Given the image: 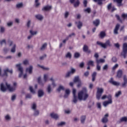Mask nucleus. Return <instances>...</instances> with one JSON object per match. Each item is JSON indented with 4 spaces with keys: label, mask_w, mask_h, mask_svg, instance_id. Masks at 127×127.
Masks as SVG:
<instances>
[{
    "label": "nucleus",
    "mask_w": 127,
    "mask_h": 127,
    "mask_svg": "<svg viewBox=\"0 0 127 127\" xmlns=\"http://www.w3.org/2000/svg\"><path fill=\"white\" fill-rule=\"evenodd\" d=\"M106 35V34L104 32H101L100 34V36L101 38L104 37V36Z\"/></svg>",
    "instance_id": "52"
},
{
    "label": "nucleus",
    "mask_w": 127,
    "mask_h": 127,
    "mask_svg": "<svg viewBox=\"0 0 127 127\" xmlns=\"http://www.w3.org/2000/svg\"><path fill=\"white\" fill-rule=\"evenodd\" d=\"M112 61H113V62H114V63H116V62H117V61H118V60L117 59V58L115 57H113L112 59Z\"/></svg>",
    "instance_id": "53"
},
{
    "label": "nucleus",
    "mask_w": 127,
    "mask_h": 127,
    "mask_svg": "<svg viewBox=\"0 0 127 127\" xmlns=\"http://www.w3.org/2000/svg\"><path fill=\"white\" fill-rule=\"evenodd\" d=\"M109 82L114 86H120V82L114 81L113 78H111V79L109 80Z\"/></svg>",
    "instance_id": "12"
},
{
    "label": "nucleus",
    "mask_w": 127,
    "mask_h": 127,
    "mask_svg": "<svg viewBox=\"0 0 127 127\" xmlns=\"http://www.w3.org/2000/svg\"><path fill=\"white\" fill-rule=\"evenodd\" d=\"M22 6H23V4H22V3H19L16 4V7H17V8H20L21 7H22Z\"/></svg>",
    "instance_id": "41"
},
{
    "label": "nucleus",
    "mask_w": 127,
    "mask_h": 127,
    "mask_svg": "<svg viewBox=\"0 0 127 127\" xmlns=\"http://www.w3.org/2000/svg\"><path fill=\"white\" fill-rule=\"evenodd\" d=\"M85 120H86V116H82L81 118V122L82 124H84V123H85Z\"/></svg>",
    "instance_id": "40"
},
{
    "label": "nucleus",
    "mask_w": 127,
    "mask_h": 127,
    "mask_svg": "<svg viewBox=\"0 0 127 127\" xmlns=\"http://www.w3.org/2000/svg\"><path fill=\"white\" fill-rule=\"evenodd\" d=\"M118 67H119V64H117L112 67V69L116 70V69Z\"/></svg>",
    "instance_id": "56"
},
{
    "label": "nucleus",
    "mask_w": 127,
    "mask_h": 127,
    "mask_svg": "<svg viewBox=\"0 0 127 127\" xmlns=\"http://www.w3.org/2000/svg\"><path fill=\"white\" fill-rule=\"evenodd\" d=\"M96 76H97V72H93L92 75L93 82H94V81L96 80Z\"/></svg>",
    "instance_id": "34"
},
{
    "label": "nucleus",
    "mask_w": 127,
    "mask_h": 127,
    "mask_svg": "<svg viewBox=\"0 0 127 127\" xmlns=\"http://www.w3.org/2000/svg\"><path fill=\"white\" fill-rule=\"evenodd\" d=\"M84 11H85V12H88V13H90V12H91V8L88 7L84 9Z\"/></svg>",
    "instance_id": "48"
},
{
    "label": "nucleus",
    "mask_w": 127,
    "mask_h": 127,
    "mask_svg": "<svg viewBox=\"0 0 127 127\" xmlns=\"http://www.w3.org/2000/svg\"><path fill=\"white\" fill-rule=\"evenodd\" d=\"M5 30V29L4 28V27H1L0 30L1 33H3V32H4Z\"/></svg>",
    "instance_id": "55"
},
{
    "label": "nucleus",
    "mask_w": 127,
    "mask_h": 127,
    "mask_svg": "<svg viewBox=\"0 0 127 127\" xmlns=\"http://www.w3.org/2000/svg\"><path fill=\"white\" fill-rule=\"evenodd\" d=\"M122 56H123L124 58H127V43H125L123 44V52L121 53Z\"/></svg>",
    "instance_id": "5"
},
{
    "label": "nucleus",
    "mask_w": 127,
    "mask_h": 127,
    "mask_svg": "<svg viewBox=\"0 0 127 127\" xmlns=\"http://www.w3.org/2000/svg\"><path fill=\"white\" fill-rule=\"evenodd\" d=\"M16 67L18 68V71L20 72L19 74V77L20 78L22 76V75H23V68L21 67V64H16Z\"/></svg>",
    "instance_id": "8"
},
{
    "label": "nucleus",
    "mask_w": 127,
    "mask_h": 127,
    "mask_svg": "<svg viewBox=\"0 0 127 127\" xmlns=\"http://www.w3.org/2000/svg\"><path fill=\"white\" fill-rule=\"evenodd\" d=\"M8 44L9 46H12L11 49V52L12 53H14L15 52V48H16V45L13 43V42L12 41L9 40L8 41Z\"/></svg>",
    "instance_id": "6"
},
{
    "label": "nucleus",
    "mask_w": 127,
    "mask_h": 127,
    "mask_svg": "<svg viewBox=\"0 0 127 127\" xmlns=\"http://www.w3.org/2000/svg\"><path fill=\"white\" fill-rule=\"evenodd\" d=\"M13 23V22H12V21H10L7 23V25H8V26H11V25H12Z\"/></svg>",
    "instance_id": "60"
},
{
    "label": "nucleus",
    "mask_w": 127,
    "mask_h": 127,
    "mask_svg": "<svg viewBox=\"0 0 127 127\" xmlns=\"http://www.w3.org/2000/svg\"><path fill=\"white\" fill-rule=\"evenodd\" d=\"M76 24H77V27L79 29H80L82 26H83V24L82 23V22L78 21L75 22Z\"/></svg>",
    "instance_id": "25"
},
{
    "label": "nucleus",
    "mask_w": 127,
    "mask_h": 127,
    "mask_svg": "<svg viewBox=\"0 0 127 127\" xmlns=\"http://www.w3.org/2000/svg\"><path fill=\"white\" fill-rule=\"evenodd\" d=\"M62 90L63 91H64V90H65V88H64V86L62 85H60L57 90L58 91V92H60V91H62Z\"/></svg>",
    "instance_id": "35"
},
{
    "label": "nucleus",
    "mask_w": 127,
    "mask_h": 127,
    "mask_svg": "<svg viewBox=\"0 0 127 127\" xmlns=\"http://www.w3.org/2000/svg\"><path fill=\"white\" fill-rule=\"evenodd\" d=\"M75 71H76V70H75V69L71 68V71L69 72H68L66 73V74L65 75L66 78H68V77H70L71 76V75H73V74L75 73Z\"/></svg>",
    "instance_id": "11"
},
{
    "label": "nucleus",
    "mask_w": 127,
    "mask_h": 127,
    "mask_svg": "<svg viewBox=\"0 0 127 127\" xmlns=\"http://www.w3.org/2000/svg\"><path fill=\"white\" fill-rule=\"evenodd\" d=\"M108 67L109 66L108 65V64H106L103 67V70H107V69H108Z\"/></svg>",
    "instance_id": "63"
},
{
    "label": "nucleus",
    "mask_w": 127,
    "mask_h": 127,
    "mask_svg": "<svg viewBox=\"0 0 127 127\" xmlns=\"http://www.w3.org/2000/svg\"><path fill=\"white\" fill-rule=\"evenodd\" d=\"M108 101H105L103 103L104 107H107L109 105H112L113 104V98H112V95L109 94L107 97Z\"/></svg>",
    "instance_id": "3"
},
{
    "label": "nucleus",
    "mask_w": 127,
    "mask_h": 127,
    "mask_svg": "<svg viewBox=\"0 0 127 127\" xmlns=\"http://www.w3.org/2000/svg\"><path fill=\"white\" fill-rule=\"evenodd\" d=\"M33 69V67L32 65H30L29 67H27L26 69V73H29V74H32V70Z\"/></svg>",
    "instance_id": "14"
},
{
    "label": "nucleus",
    "mask_w": 127,
    "mask_h": 127,
    "mask_svg": "<svg viewBox=\"0 0 127 127\" xmlns=\"http://www.w3.org/2000/svg\"><path fill=\"white\" fill-rule=\"evenodd\" d=\"M87 0H84L83 1V4H84L85 7H86L87 6Z\"/></svg>",
    "instance_id": "62"
},
{
    "label": "nucleus",
    "mask_w": 127,
    "mask_h": 127,
    "mask_svg": "<svg viewBox=\"0 0 127 127\" xmlns=\"http://www.w3.org/2000/svg\"><path fill=\"white\" fill-rule=\"evenodd\" d=\"M38 66L39 67H40L41 68H42V69H43L44 70H49V68L46 67H45L44 66H41L39 64H38Z\"/></svg>",
    "instance_id": "43"
},
{
    "label": "nucleus",
    "mask_w": 127,
    "mask_h": 127,
    "mask_svg": "<svg viewBox=\"0 0 127 127\" xmlns=\"http://www.w3.org/2000/svg\"><path fill=\"white\" fill-rule=\"evenodd\" d=\"M47 47V43H44L42 45V47L41 48V50H44Z\"/></svg>",
    "instance_id": "38"
},
{
    "label": "nucleus",
    "mask_w": 127,
    "mask_h": 127,
    "mask_svg": "<svg viewBox=\"0 0 127 127\" xmlns=\"http://www.w3.org/2000/svg\"><path fill=\"white\" fill-rule=\"evenodd\" d=\"M29 90H30L31 93H32V94H35V91L33 90L32 86L29 87Z\"/></svg>",
    "instance_id": "45"
},
{
    "label": "nucleus",
    "mask_w": 127,
    "mask_h": 127,
    "mask_svg": "<svg viewBox=\"0 0 127 127\" xmlns=\"http://www.w3.org/2000/svg\"><path fill=\"white\" fill-rule=\"evenodd\" d=\"M97 44L98 45H100L102 48L106 49L107 48V46H111L110 40H107L105 43H103L101 42L97 41Z\"/></svg>",
    "instance_id": "4"
},
{
    "label": "nucleus",
    "mask_w": 127,
    "mask_h": 127,
    "mask_svg": "<svg viewBox=\"0 0 127 127\" xmlns=\"http://www.w3.org/2000/svg\"><path fill=\"white\" fill-rule=\"evenodd\" d=\"M113 8V6H112V3H109L107 6V8L108 10H111L112 8Z\"/></svg>",
    "instance_id": "44"
},
{
    "label": "nucleus",
    "mask_w": 127,
    "mask_h": 127,
    "mask_svg": "<svg viewBox=\"0 0 127 127\" xmlns=\"http://www.w3.org/2000/svg\"><path fill=\"white\" fill-rule=\"evenodd\" d=\"M93 24L95 25V26H98L100 24V20L96 19L93 21Z\"/></svg>",
    "instance_id": "28"
},
{
    "label": "nucleus",
    "mask_w": 127,
    "mask_h": 127,
    "mask_svg": "<svg viewBox=\"0 0 127 127\" xmlns=\"http://www.w3.org/2000/svg\"><path fill=\"white\" fill-rule=\"evenodd\" d=\"M89 95L87 93V88L85 87L78 93V99L79 101H86Z\"/></svg>",
    "instance_id": "1"
},
{
    "label": "nucleus",
    "mask_w": 127,
    "mask_h": 127,
    "mask_svg": "<svg viewBox=\"0 0 127 127\" xmlns=\"http://www.w3.org/2000/svg\"><path fill=\"white\" fill-rule=\"evenodd\" d=\"M65 122H61L60 123H58V126L59 127H62L63 126H65Z\"/></svg>",
    "instance_id": "49"
},
{
    "label": "nucleus",
    "mask_w": 127,
    "mask_h": 127,
    "mask_svg": "<svg viewBox=\"0 0 127 127\" xmlns=\"http://www.w3.org/2000/svg\"><path fill=\"white\" fill-rule=\"evenodd\" d=\"M79 4H80V1L79 0H77V1L74 3V6L75 7H77L79 6Z\"/></svg>",
    "instance_id": "39"
},
{
    "label": "nucleus",
    "mask_w": 127,
    "mask_h": 127,
    "mask_svg": "<svg viewBox=\"0 0 127 127\" xmlns=\"http://www.w3.org/2000/svg\"><path fill=\"white\" fill-rule=\"evenodd\" d=\"M121 122H127V118L125 117H123L120 119Z\"/></svg>",
    "instance_id": "46"
},
{
    "label": "nucleus",
    "mask_w": 127,
    "mask_h": 127,
    "mask_svg": "<svg viewBox=\"0 0 127 127\" xmlns=\"http://www.w3.org/2000/svg\"><path fill=\"white\" fill-rule=\"evenodd\" d=\"M52 6H45V7H44L43 8V10H46V11H48V10H50V9H51L52 8Z\"/></svg>",
    "instance_id": "26"
},
{
    "label": "nucleus",
    "mask_w": 127,
    "mask_h": 127,
    "mask_svg": "<svg viewBox=\"0 0 127 127\" xmlns=\"http://www.w3.org/2000/svg\"><path fill=\"white\" fill-rule=\"evenodd\" d=\"M23 63L24 65H27V64H29L28 61L27 60H24V61L23 62Z\"/></svg>",
    "instance_id": "58"
},
{
    "label": "nucleus",
    "mask_w": 127,
    "mask_h": 127,
    "mask_svg": "<svg viewBox=\"0 0 127 127\" xmlns=\"http://www.w3.org/2000/svg\"><path fill=\"white\" fill-rule=\"evenodd\" d=\"M65 93L64 95V98H68L69 95H70V89H67L65 90Z\"/></svg>",
    "instance_id": "19"
},
{
    "label": "nucleus",
    "mask_w": 127,
    "mask_h": 127,
    "mask_svg": "<svg viewBox=\"0 0 127 127\" xmlns=\"http://www.w3.org/2000/svg\"><path fill=\"white\" fill-rule=\"evenodd\" d=\"M39 0H35V5L36 7H38V6H39V5H40V3L38 2Z\"/></svg>",
    "instance_id": "51"
},
{
    "label": "nucleus",
    "mask_w": 127,
    "mask_h": 127,
    "mask_svg": "<svg viewBox=\"0 0 127 127\" xmlns=\"http://www.w3.org/2000/svg\"><path fill=\"white\" fill-rule=\"evenodd\" d=\"M50 80L52 81V85L53 86V87L55 88V87H56V83H55V81L53 78H51Z\"/></svg>",
    "instance_id": "30"
},
{
    "label": "nucleus",
    "mask_w": 127,
    "mask_h": 127,
    "mask_svg": "<svg viewBox=\"0 0 127 127\" xmlns=\"http://www.w3.org/2000/svg\"><path fill=\"white\" fill-rule=\"evenodd\" d=\"M124 83L122 84V86L126 87V85L127 84V76H126V75L124 76Z\"/></svg>",
    "instance_id": "24"
},
{
    "label": "nucleus",
    "mask_w": 127,
    "mask_h": 127,
    "mask_svg": "<svg viewBox=\"0 0 127 127\" xmlns=\"http://www.w3.org/2000/svg\"><path fill=\"white\" fill-rule=\"evenodd\" d=\"M0 44L1 45H3V44L6 45V42L5 41V40L4 39L0 41Z\"/></svg>",
    "instance_id": "42"
},
{
    "label": "nucleus",
    "mask_w": 127,
    "mask_h": 127,
    "mask_svg": "<svg viewBox=\"0 0 127 127\" xmlns=\"http://www.w3.org/2000/svg\"><path fill=\"white\" fill-rule=\"evenodd\" d=\"M106 0H98V4H102L103 3V1H105Z\"/></svg>",
    "instance_id": "57"
},
{
    "label": "nucleus",
    "mask_w": 127,
    "mask_h": 127,
    "mask_svg": "<svg viewBox=\"0 0 127 127\" xmlns=\"http://www.w3.org/2000/svg\"><path fill=\"white\" fill-rule=\"evenodd\" d=\"M88 66H94L95 65L94 64V61H89L87 63Z\"/></svg>",
    "instance_id": "32"
},
{
    "label": "nucleus",
    "mask_w": 127,
    "mask_h": 127,
    "mask_svg": "<svg viewBox=\"0 0 127 127\" xmlns=\"http://www.w3.org/2000/svg\"><path fill=\"white\" fill-rule=\"evenodd\" d=\"M79 56H80V54H79V53H76L74 54V57H75V58H79Z\"/></svg>",
    "instance_id": "59"
},
{
    "label": "nucleus",
    "mask_w": 127,
    "mask_h": 127,
    "mask_svg": "<svg viewBox=\"0 0 127 127\" xmlns=\"http://www.w3.org/2000/svg\"><path fill=\"white\" fill-rule=\"evenodd\" d=\"M122 75H123V70H118V72H117V76L118 78H121V77H122Z\"/></svg>",
    "instance_id": "22"
},
{
    "label": "nucleus",
    "mask_w": 127,
    "mask_h": 127,
    "mask_svg": "<svg viewBox=\"0 0 127 127\" xmlns=\"http://www.w3.org/2000/svg\"><path fill=\"white\" fill-rule=\"evenodd\" d=\"M83 49L84 52H87V51H88V47L87 46V45H84Z\"/></svg>",
    "instance_id": "50"
},
{
    "label": "nucleus",
    "mask_w": 127,
    "mask_h": 127,
    "mask_svg": "<svg viewBox=\"0 0 127 127\" xmlns=\"http://www.w3.org/2000/svg\"><path fill=\"white\" fill-rule=\"evenodd\" d=\"M47 91L49 94H50L52 92V88H51V85H48L47 88Z\"/></svg>",
    "instance_id": "21"
},
{
    "label": "nucleus",
    "mask_w": 127,
    "mask_h": 127,
    "mask_svg": "<svg viewBox=\"0 0 127 127\" xmlns=\"http://www.w3.org/2000/svg\"><path fill=\"white\" fill-rule=\"evenodd\" d=\"M51 117L53 119H55V120H57V119H58V118H59V116L58 114H55V113L51 114Z\"/></svg>",
    "instance_id": "16"
},
{
    "label": "nucleus",
    "mask_w": 127,
    "mask_h": 127,
    "mask_svg": "<svg viewBox=\"0 0 127 127\" xmlns=\"http://www.w3.org/2000/svg\"><path fill=\"white\" fill-rule=\"evenodd\" d=\"M35 17L37 18V19L39 20H42V19H43V16L40 14L36 15Z\"/></svg>",
    "instance_id": "29"
},
{
    "label": "nucleus",
    "mask_w": 127,
    "mask_h": 127,
    "mask_svg": "<svg viewBox=\"0 0 127 127\" xmlns=\"http://www.w3.org/2000/svg\"><path fill=\"white\" fill-rule=\"evenodd\" d=\"M104 93V89L103 88H97V92L96 94V98L97 100H100L101 99V97L102 96V94Z\"/></svg>",
    "instance_id": "7"
},
{
    "label": "nucleus",
    "mask_w": 127,
    "mask_h": 127,
    "mask_svg": "<svg viewBox=\"0 0 127 127\" xmlns=\"http://www.w3.org/2000/svg\"><path fill=\"white\" fill-rule=\"evenodd\" d=\"M96 61L97 64H100V63H105V59H100L99 60L97 59Z\"/></svg>",
    "instance_id": "20"
},
{
    "label": "nucleus",
    "mask_w": 127,
    "mask_h": 127,
    "mask_svg": "<svg viewBox=\"0 0 127 127\" xmlns=\"http://www.w3.org/2000/svg\"><path fill=\"white\" fill-rule=\"evenodd\" d=\"M5 119L6 121H9V120H10V116H9L8 115H7L6 116H5Z\"/></svg>",
    "instance_id": "54"
},
{
    "label": "nucleus",
    "mask_w": 127,
    "mask_h": 127,
    "mask_svg": "<svg viewBox=\"0 0 127 127\" xmlns=\"http://www.w3.org/2000/svg\"><path fill=\"white\" fill-rule=\"evenodd\" d=\"M73 81L74 83H79L81 80H80V78H79V76H76L74 77Z\"/></svg>",
    "instance_id": "31"
},
{
    "label": "nucleus",
    "mask_w": 127,
    "mask_h": 127,
    "mask_svg": "<svg viewBox=\"0 0 127 127\" xmlns=\"http://www.w3.org/2000/svg\"><path fill=\"white\" fill-rule=\"evenodd\" d=\"M0 89L2 92H5L7 89L10 92H13V91H15L16 88L15 87H10V85L7 84V83L5 82L4 83H1Z\"/></svg>",
    "instance_id": "2"
},
{
    "label": "nucleus",
    "mask_w": 127,
    "mask_h": 127,
    "mask_svg": "<svg viewBox=\"0 0 127 127\" xmlns=\"http://www.w3.org/2000/svg\"><path fill=\"white\" fill-rule=\"evenodd\" d=\"M30 33L32 36H33V35H36V34H37V31L31 30H30Z\"/></svg>",
    "instance_id": "33"
},
{
    "label": "nucleus",
    "mask_w": 127,
    "mask_h": 127,
    "mask_svg": "<svg viewBox=\"0 0 127 127\" xmlns=\"http://www.w3.org/2000/svg\"><path fill=\"white\" fill-rule=\"evenodd\" d=\"M120 24H117L115 27V28L114 29V34H118V30H119V29L120 28Z\"/></svg>",
    "instance_id": "17"
},
{
    "label": "nucleus",
    "mask_w": 127,
    "mask_h": 127,
    "mask_svg": "<svg viewBox=\"0 0 127 127\" xmlns=\"http://www.w3.org/2000/svg\"><path fill=\"white\" fill-rule=\"evenodd\" d=\"M32 109L34 111V116L35 117H37L39 115V111L36 110V104L35 103H33L32 105Z\"/></svg>",
    "instance_id": "9"
},
{
    "label": "nucleus",
    "mask_w": 127,
    "mask_h": 127,
    "mask_svg": "<svg viewBox=\"0 0 127 127\" xmlns=\"http://www.w3.org/2000/svg\"><path fill=\"white\" fill-rule=\"evenodd\" d=\"M97 106L98 109H101V103L98 102L97 103Z\"/></svg>",
    "instance_id": "61"
},
{
    "label": "nucleus",
    "mask_w": 127,
    "mask_h": 127,
    "mask_svg": "<svg viewBox=\"0 0 127 127\" xmlns=\"http://www.w3.org/2000/svg\"><path fill=\"white\" fill-rule=\"evenodd\" d=\"M121 95H122V91H119L117 92L115 94V97L116 98L119 97L120 96H121Z\"/></svg>",
    "instance_id": "37"
},
{
    "label": "nucleus",
    "mask_w": 127,
    "mask_h": 127,
    "mask_svg": "<svg viewBox=\"0 0 127 127\" xmlns=\"http://www.w3.org/2000/svg\"><path fill=\"white\" fill-rule=\"evenodd\" d=\"M97 69L98 71H100V70H101V66H100V65H99V64H97Z\"/></svg>",
    "instance_id": "64"
},
{
    "label": "nucleus",
    "mask_w": 127,
    "mask_h": 127,
    "mask_svg": "<svg viewBox=\"0 0 127 127\" xmlns=\"http://www.w3.org/2000/svg\"><path fill=\"white\" fill-rule=\"evenodd\" d=\"M4 72V74L2 76H7V72H9V73H10V74H12L13 71H12V69H8V68H6V69H4L3 70Z\"/></svg>",
    "instance_id": "13"
},
{
    "label": "nucleus",
    "mask_w": 127,
    "mask_h": 127,
    "mask_svg": "<svg viewBox=\"0 0 127 127\" xmlns=\"http://www.w3.org/2000/svg\"><path fill=\"white\" fill-rule=\"evenodd\" d=\"M38 82L40 85H41L42 86H43L44 85V83L42 81H41V77H39L38 78Z\"/></svg>",
    "instance_id": "36"
},
{
    "label": "nucleus",
    "mask_w": 127,
    "mask_h": 127,
    "mask_svg": "<svg viewBox=\"0 0 127 127\" xmlns=\"http://www.w3.org/2000/svg\"><path fill=\"white\" fill-rule=\"evenodd\" d=\"M108 117H109V114H107L105 115V117L102 120V123L104 124L108 123Z\"/></svg>",
    "instance_id": "15"
},
{
    "label": "nucleus",
    "mask_w": 127,
    "mask_h": 127,
    "mask_svg": "<svg viewBox=\"0 0 127 127\" xmlns=\"http://www.w3.org/2000/svg\"><path fill=\"white\" fill-rule=\"evenodd\" d=\"M72 94L73 96V102L76 104L78 102V97H77V95H76V89L75 88L72 89Z\"/></svg>",
    "instance_id": "10"
},
{
    "label": "nucleus",
    "mask_w": 127,
    "mask_h": 127,
    "mask_svg": "<svg viewBox=\"0 0 127 127\" xmlns=\"http://www.w3.org/2000/svg\"><path fill=\"white\" fill-rule=\"evenodd\" d=\"M65 57L66 58H71V53H67L66 55H65Z\"/></svg>",
    "instance_id": "47"
},
{
    "label": "nucleus",
    "mask_w": 127,
    "mask_h": 127,
    "mask_svg": "<svg viewBox=\"0 0 127 127\" xmlns=\"http://www.w3.org/2000/svg\"><path fill=\"white\" fill-rule=\"evenodd\" d=\"M49 77V74H45L44 75V83H46L47 81H48V77Z\"/></svg>",
    "instance_id": "23"
},
{
    "label": "nucleus",
    "mask_w": 127,
    "mask_h": 127,
    "mask_svg": "<svg viewBox=\"0 0 127 127\" xmlns=\"http://www.w3.org/2000/svg\"><path fill=\"white\" fill-rule=\"evenodd\" d=\"M115 2H117L118 6H121L122 5V2H123V0H113Z\"/></svg>",
    "instance_id": "27"
},
{
    "label": "nucleus",
    "mask_w": 127,
    "mask_h": 127,
    "mask_svg": "<svg viewBox=\"0 0 127 127\" xmlns=\"http://www.w3.org/2000/svg\"><path fill=\"white\" fill-rule=\"evenodd\" d=\"M38 97H41L43 96V95H44V92L43 91V90L40 89L38 92Z\"/></svg>",
    "instance_id": "18"
}]
</instances>
